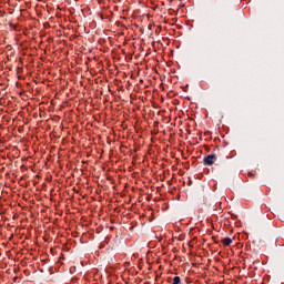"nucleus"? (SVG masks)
Returning a JSON list of instances; mask_svg holds the SVG:
<instances>
[{
	"label": "nucleus",
	"mask_w": 284,
	"mask_h": 284,
	"mask_svg": "<svg viewBox=\"0 0 284 284\" xmlns=\"http://www.w3.org/2000/svg\"><path fill=\"white\" fill-rule=\"evenodd\" d=\"M78 112H81V109H77Z\"/></svg>",
	"instance_id": "nucleus-7"
},
{
	"label": "nucleus",
	"mask_w": 284,
	"mask_h": 284,
	"mask_svg": "<svg viewBox=\"0 0 284 284\" xmlns=\"http://www.w3.org/2000/svg\"><path fill=\"white\" fill-rule=\"evenodd\" d=\"M38 112H39V116H40L41 119H43V116H45V111H42L41 108L38 109Z\"/></svg>",
	"instance_id": "nucleus-4"
},
{
	"label": "nucleus",
	"mask_w": 284,
	"mask_h": 284,
	"mask_svg": "<svg viewBox=\"0 0 284 284\" xmlns=\"http://www.w3.org/2000/svg\"><path fill=\"white\" fill-rule=\"evenodd\" d=\"M158 114H165V110L158 111Z\"/></svg>",
	"instance_id": "nucleus-5"
},
{
	"label": "nucleus",
	"mask_w": 284,
	"mask_h": 284,
	"mask_svg": "<svg viewBox=\"0 0 284 284\" xmlns=\"http://www.w3.org/2000/svg\"><path fill=\"white\" fill-rule=\"evenodd\" d=\"M172 284H181V277L180 276L173 277V283Z\"/></svg>",
	"instance_id": "nucleus-3"
},
{
	"label": "nucleus",
	"mask_w": 284,
	"mask_h": 284,
	"mask_svg": "<svg viewBox=\"0 0 284 284\" xmlns=\"http://www.w3.org/2000/svg\"><path fill=\"white\" fill-rule=\"evenodd\" d=\"M223 244L226 245V246L232 245V240L230 237H225L223 240Z\"/></svg>",
	"instance_id": "nucleus-2"
},
{
	"label": "nucleus",
	"mask_w": 284,
	"mask_h": 284,
	"mask_svg": "<svg viewBox=\"0 0 284 284\" xmlns=\"http://www.w3.org/2000/svg\"><path fill=\"white\" fill-rule=\"evenodd\" d=\"M215 161H216L215 154H209L203 159L204 165H214Z\"/></svg>",
	"instance_id": "nucleus-1"
},
{
	"label": "nucleus",
	"mask_w": 284,
	"mask_h": 284,
	"mask_svg": "<svg viewBox=\"0 0 284 284\" xmlns=\"http://www.w3.org/2000/svg\"><path fill=\"white\" fill-rule=\"evenodd\" d=\"M3 112V109H0V113H2Z\"/></svg>",
	"instance_id": "nucleus-6"
}]
</instances>
